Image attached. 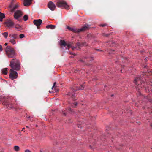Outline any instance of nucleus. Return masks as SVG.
Masks as SVG:
<instances>
[{"instance_id":"f257e3e1","label":"nucleus","mask_w":152,"mask_h":152,"mask_svg":"<svg viewBox=\"0 0 152 152\" xmlns=\"http://www.w3.org/2000/svg\"><path fill=\"white\" fill-rule=\"evenodd\" d=\"M5 54L9 58H13L16 56V53L15 49L12 46H8L5 49Z\"/></svg>"},{"instance_id":"f03ea898","label":"nucleus","mask_w":152,"mask_h":152,"mask_svg":"<svg viewBox=\"0 0 152 152\" xmlns=\"http://www.w3.org/2000/svg\"><path fill=\"white\" fill-rule=\"evenodd\" d=\"M10 66L12 69L16 71H19L20 70V63L19 61L16 58L12 59L10 61Z\"/></svg>"},{"instance_id":"7ed1b4c3","label":"nucleus","mask_w":152,"mask_h":152,"mask_svg":"<svg viewBox=\"0 0 152 152\" xmlns=\"http://www.w3.org/2000/svg\"><path fill=\"white\" fill-rule=\"evenodd\" d=\"M56 5L58 7L62 9L64 8L66 10L69 9V6L66 2L64 0H58L57 1Z\"/></svg>"},{"instance_id":"20e7f679","label":"nucleus","mask_w":152,"mask_h":152,"mask_svg":"<svg viewBox=\"0 0 152 152\" xmlns=\"http://www.w3.org/2000/svg\"><path fill=\"white\" fill-rule=\"evenodd\" d=\"M88 28V26H85L82 28L77 29L75 28H72L68 26H67V28L69 30L72 31L75 33H79L80 32L86 30Z\"/></svg>"},{"instance_id":"39448f33","label":"nucleus","mask_w":152,"mask_h":152,"mask_svg":"<svg viewBox=\"0 0 152 152\" xmlns=\"http://www.w3.org/2000/svg\"><path fill=\"white\" fill-rule=\"evenodd\" d=\"M10 37L9 42L11 44L14 45L16 44V42L15 39L18 38V35L16 34H12L9 35Z\"/></svg>"},{"instance_id":"423d86ee","label":"nucleus","mask_w":152,"mask_h":152,"mask_svg":"<svg viewBox=\"0 0 152 152\" xmlns=\"http://www.w3.org/2000/svg\"><path fill=\"white\" fill-rule=\"evenodd\" d=\"M14 70L12 69H10V70L9 77L12 80L17 78L18 77L17 73Z\"/></svg>"},{"instance_id":"0eeeda50","label":"nucleus","mask_w":152,"mask_h":152,"mask_svg":"<svg viewBox=\"0 0 152 152\" xmlns=\"http://www.w3.org/2000/svg\"><path fill=\"white\" fill-rule=\"evenodd\" d=\"M6 26L9 28L12 27L14 25L13 22L10 19H9L4 22Z\"/></svg>"},{"instance_id":"6e6552de","label":"nucleus","mask_w":152,"mask_h":152,"mask_svg":"<svg viewBox=\"0 0 152 152\" xmlns=\"http://www.w3.org/2000/svg\"><path fill=\"white\" fill-rule=\"evenodd\" d=\"M60 44L61 46H63L65 47L66 49H69L71 47V45L69 43H67L64 41L61 40L60 41Z\"/></svg>"},{"instance_id":"1a4fd4ad","label":"nucleus","mask_w":152,"mask_h":152,"mask_svg":"<svg viewBox=\"0 0 152 152\" xmlns=\"http://www.w3.org/2000/svg\"><path fill=\"white\" fill-rule=\"evenodd\" d=\"M22 15L23 13L20 10H18L15 12L14 15V17L15 19L18 20Z\"/></svg>"},{"instance_id":"9d476101","label":"nucleus","mask_w":152,"mask_h":152,"mask_svg":"<svg viewBox=\"0 0 152 152\" xmlns=\"http://www.w3.org/2000/svg\"><path fill=\"white\" fill-rule=\"evenodd\" d=\"M48 7L51 10L53 11L56 8V6L54 4L52 1H50L48 4Z\"/></svg>"},{"instance_id":"9b49d317","label":"nucleus","mask_w":152,"mask_h":152,"mask_svg":"<svg viewBox=\"0 0 152 152\" xmlns=\"http://www.w3.org/2000/svg\"><path fill=\"white\" fill-rule=\"evenodd\" d=\"M42 22V20L41 19L35 20L34 21V23L37 26L38 28V26L41 24Z\"/></svg>"},{"instance_id":"f8f14e48","label":"nucleus","mask_w":152,"mask_h":152,"mask_svg":"<svg viewBox=\"0 0 152 152\" xmlns=\"http://www.w3.org/2000/svg\"><path fill=\"white\" fill-rule=\"evenodd\" d=\"M33 0H24L23 4L25 6H28L30 5L32 1Z\"/></svg>"},{"instance_id":"ddd939ff","label":"nucleus","mask_w":152,"mask_h":152,"mask_svg":"<svg viewBox=\"0 0 152 152\" xmlns=\"http://www.w3.org/2000/svg\"><path fill=\"white\" fill-rule=\"evenodd\" d=\"M19 7L18 4H16L13 6H10V10L11 12H13L16 9Z\"/></svg>"},{"instance_id":"4468645a","label":"nucleus","mask_w":152,"mask_h":152,"mask_svg":"<svg viewBox=\"0 0 152 152\" xmlns=\"http://www.w3.org/2000/svg\"><path fill=\"white\" fill-rule=\"evenodd\" d=\"M14 26L15 28L17 29L18 31H20L22 29V26L19 24H16Z\"/></svg>"},{"instance_id":"2eb2a0df","label":"nucleus","mask_w":152,"mask_h":152,"mask_svg":"<svg viewBox=\"0 0 152 152\" xmlns=\"http://www.w3.org/2000/svg\"><path fill=\"white\" fill-rule=\"evenodd\" d=\"M8 69L7 68H5L3 69L2 70V72L3 74L4 75H6L8 73Z\"/></svg>"},{"instance_id":"dca6fc26","label":"nucleus","mask_w":152,"mask_h":152,"mask_svg":"<svg viewBox=\"0 0 152 152\" xmlns=\"http://www.w3.org/2000/svg\"><path fill=\"white\" fill-rule=\"evenodd\" d=\"M56 27V26L55 25H47L46 26V28L48 29H54Z\"/></svg>"},{"instance_id":"f3484780","label":"nucleus","mask_w":152,"mask_h":152,"mask_svg":"<svg viewBox=\"0 0 152 152\" xmlns=\"http://www.w3.org/2000/svg\"><path fill=\"white\" fill-rule=\"evenodd\" d=\"M5 18V15L4 14L0 12V21L2 22L3 19Z\"/></svg>"},{"instance_id":"a211bd4d","label":"nucleus","mask_w":152,"mask_h":152,"mask_svg":"<svg viewBox=\"0 0 152 152\" xmlns=\"http://www.w3.org/2000/svg\"><path fill=\"white\" fill-rule=\"evenodd\" d=\"M2 34L5 38L7 39L8 35V33L4 32V33H2Z\"/></svg>"},{"instance_id":"6ab92c4d","label":"nucleus","mask_w":152,"mask_h":152,"mask_svg":"<svg viewBox=\"0 0 152 152\" xmlns=\"http://www.w3.org/2000/svg\"><path fill=\"white\" fill-rule=\"evenodd\" d=\"M5 105H6V107H8L9 109H11L13 108L12 105L11 104H4Z\"/></svg>"},{"instance_id":"aec40b11","label":"nucleus","mask_w":152,"mask_h":152,"mask_svg":"<svg viewBox=\"0 0 152 152\" xmlns=\"http://www.w3.org/2000/svg\"><path fill=\"white\" fill-rule=\"evenodd\" d=\"M84 86L83 85H81L80 87H77L76 88V90H83L84 88Z\"/></svg>"},{"instance_id":"412c9836","label":"nucleus","mask_w":152,"mask_h":152,"mask_svg":"<svg viewBox=\"0 0 152 152\" xmlns=\"http://www.w3.org/2000/svg\"><path fill=\"white\" fill-rule=\"evenodd\" d=\"M14 149L17 151H18L19 150V147L17 146H15L14 147Z\"/></svg>"},{"instance_id":"4be33fe9","label":"nucleus","mask_w":152,"mask_h":152,"mask_svg":"<svg viewBox=\"0 0 152 152\" xmlns=\"http://www.w3.org/2000/svg\"><path fill=\"white\" fill-rule=\"evenodd\" d=\"M28 18V16L27 15H26L23 16V19L25 21L27 20Z\"/></svg>"},{"instance_id":"5701e85b","label":"nucleus","mask_w":152,"mask_h":152,"mask_svg":"<svg viewBox=\"0 0 152 152\" xmlns=\"http://www.w3.org/2000/svg\"><path fill=\"white\" fill-rule=\"evenodd\" d=\"M19 37L20 39L23 38L25 37V35L23 34H20Z\"/></svg>"},{"instance_id":"b1692460","label":"nucleus","mask_w":152,"mask_h":152,"mask_svg":"<svg viewBox=\"0 0 152 152\" xmlns=\"http://www.w3.org/2000/svg\"><path fill=\"white\" fill-rule=\"evenodd\" d=\"M93 58H87V59L86 61H88L90 60H93Z\"/></svg>"},{"instance_id":"393cba45","label":"nucleus","mask_w":152,"mask_h":152,"mask_svg":"<svg viewBox=\"0 0 152 152\" xmlns=\"http://www.w3.org/2000/svg\"><path fill=\"white\" fill-rule=\"evenodd\" d=\"M66 111L67 112H68L69 113H70L71 112V109L70 108H69L67 109L66 110Z\"/></svg>"},{"instance_id":"a878e982","label":"nucleus","mask_w":152,"mask_h":152,"mask_svg":"<svg viewBox=\"0 0 152 152\" xmlns=\"http://www.w3.org/2000/svg\"><path fill=\"white\" fill-rule=\"evenodd\" d=\"M138 78H136L134 80V83H135V84L137 83V80H138Z\"/></svg>"},{"instance_id":"bb28decb","label":"nucleus","mask_w":152,"mask_h":152,"mask_svg":"<svg viewBox=\"0 0 152 152\" xmlns=\"http://www.w3.org/2000/svg\"><path fill=\"white\" fill-rule=\"evenodd\" d=\"M3 50L2 47L1 45H0V52L2 51Z\"/></svg>"},{"instance_id":"cd10ccee","label":"nucleus","mask_w":152,"mask_h":152,"mask_svg":"<svg viewBox=\"0 0 152 152\" xmlns=\"http://www.w3.org/2000/svg\"><path fill=\"white\" fill-rule=\"evenodd\" d=\"M25 152H31L30 150L26 149L25 150Z\"/></svg>"},{"instance_id":"c85d7f7f","label":"nucleus","mask_w":152,"mask_h":152,"mask_svg":"<svg viewBox=\"0 0 152 152\" xmlns=\"http://www.w3.org/2000/svg\"><path fill=\"white\" fill-rule=\"evenodd\" d=\"M107 25L106 24H101L100 25V26L102 27H104V26H105Z\"/></svg>"},{"instance_id":"c756f323","label":"nucleus","mask_w":152,"mask_h":152,"mask_svg":"<svg viewBox=\"0 0 152 152\" xmlns=\"http://www.w3.org/2000/svg\"><path fill=\"white\" fill-rule=\"evenodd\" d=\"M77 102H75L74 103H73V104H74V105H73V106H76V105H77Z\"/></svg>"},{"instance_id":"7c9ffc66","label":"nucleus","mask_w":152,"mask_h":152,"mask_svg":"<svg viewBox=\"0 0 152 152\" xmlns=\"http://www.w3.org/2000/svg\"><path fill=\"white\" fill-rule=\"evenodd\" d=\"M56 84V82L54 83L53 84V86L52 89H53V88H54V87L55 86Z\"/></svg>"},{"instance_id":"2f4dec72","label":"nucleus","mask_w":152,"mask_h":152,"mask_svg":"<svg viewBox=\"0 0 152 152\" xmlns=\"http://www.w3.org/2000/svg\"><path fill=\"white\" fill-rule=\"evenodd\" d=\"M83 46H86L87 45L86 44V43H83V45H82Z\"/></svg>"},{"instance_id":"473e14b6","label":"nucleus","mask_w":152,"mask_h":152,"mask_svg":"<svg viewBox=\"0 0 152 152\" xmlns=\"http://www.w3.org/2000/svg\"><path fill=\"white\" fill-rule=\"evenodd\" d=\"M77 45L78 46H80V44L79 43H77Z\"/></svg>"},{"instance_id":"72a5a7b5","label":"nucleus","mask_w":152,"mask_h":152,"mask_svg":"<svg viewBox=\"0 0 152 152\" xmlns=\"http://www.w3.org/2000/svg\"><path fill=\"white\" fill-rule=\"evenodd\" d=\"M63 113L64 114V115H66V114H65V112H64L63 111Z\"/></svg>"},{"instance_id":"f704fd0d","label":"nucleus","mask_w":152,"mask_h":152,"mask_svg":"<svg viewBox=\"0 0 152 152\" xmlns=\"http://www.w3.org/2000/svg\"><path fill=\"white\" fill-rule=\"evenodd\" d=\"M8 44L7 43H5V44H4V45H5V46H6Z\"/></svg>"},{"instance_id":"c9c22d12","label":"nucleus","mask_w":152,"mask_h":152,"mask_svg":"<svg viewBox=\"0 0 152 152\" xmlns=\"http://www.w3.org/2000/svg\"><path fill=\"white\" fill-rule=\"evenodd\" d=\"M150 125L151 126V127H152V123Z\"/></svg>"},{"instance_id":"e433bc0d","label":"nucleus","mask_w":152,"mask_h":152,"mask_svg":"<svg viewBox=\"0 0 152 152\" xmlns=\"http://www.w3.org/2000/svg\"><path fill=\"white\" fill-rule=\"evenodd\" d=\"M24 128H23L22 130H24Z\"/></svg>"},{"instance_id":"4c0bfd02","label":"nucleus","mask_w":152,"mask_h":152,"mask_svg":"<svg viewBox=\"0 0 152 152\" xmlns=\"http://www.w3.org/2000/svg\"><path fill=\"white\" fill-rule=\"evenodd\" d=\"M72 49H74V48H72Z\"/></svg>"}]
</instances>
